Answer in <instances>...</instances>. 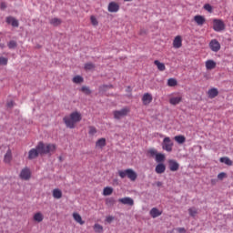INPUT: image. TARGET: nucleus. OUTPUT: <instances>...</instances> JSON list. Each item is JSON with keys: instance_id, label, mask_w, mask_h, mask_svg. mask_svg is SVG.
Instances as JSON below:
<instances>
[{"instance_id": "obj_1", "label": "nucleus", "mask_w": 233, "mask_h": 233, "mask_svg": "<svg viewBox=\"0 0 233 233\" xmlns=\"http://www.w3.org/2000/svg\"><path fill=\"white\" fill-rule=\"evenodd\" d=\"M83 119L79 111L72 112L68 116H65L63 121L67 128H76V124Z\"/></svg>"}, {"instance_id": "obj_2", "label": "nucleus", "mask_w": 233, "mask_h": 233, "mask_svg": "<svg viewBox=\"0 0 233 233\" xmlns=\"http://www.w3.org/2000/svg\"><path fill=\"white\" fill-rule=\"evenodd\" d=\"M56 148H57L56 144H45L43 142L37 144V149L40 151V156L45 154H54Z\"/></svg>"}, {"instance_id": "obj_3", "label": "nucleus", "mask_w": 233, "mask_h": 233, "mask_svg": "<svg viewBox=\"0 0 233 233\" xmlns=\"http://www.w3.org/2000/svg\"><path fill=\"white\" fill-rule=\"evenodd\" d=\"M118 176L121 177V179H125V177H128L130 181H136L137 179V173L134 171L132 168H128L126 170H119Z\"/></svg>"}, {"instance_id": "obj_4", "label": "nucleus", "mask_w": 233, "mask_h": 233, "mask_svg": "<svg viewBox=\"0 0 233 233\" xmlns=\"http://www.w3.org/2000/svg\"><path fill=\"white\" fill-rule=\"evenodd\" d=\"M130 114V107L126 106L120 110L113 111V116L115 119H123V117H127Z\"/></svg>"}, {"instance_id": "obj_5", "label": "nucleus", "mask_w": 233, "mask_h": 233, "mask_svg": "<svg viewBox=\"0 0 233 233\" xmlns=\"http://www.w3.org/2000/svg\"><path fill=\"white\" fill-rule=\"evenodd\" d=\"M213 30L215 32H223L225 30V22L221 19H213Z\"/></svg>"}, {"instance_id": "obj_6", "label": "nucleus", "mask_w": 233, "mask_h": 233, "mask_svg": "<svg viewBox=\"0 0 233 233\" xmlns=\"http://www.w3.org/2000/svg\"><path fill=\"white\" fill-rule=\"evenodd\" d=\"M173 147H174V142H172L169 137H166L162 142L163 150H166V152H172Z\"/></svg>"}, {"instance_id": "obj_7", "label": "nucleus", "mask_w": 233, "mask_h": 233, "mask_svg": "<svg viewBox=\"0 0 233 233\" xmlns=\"http://www.w3.org/2000/svg\"><path fill=\"white\" fill-rule=\"evenodd\" d=\"M209 48L212 52H219L221 50V44L218 39H212L209 42Z\"/></svg>"}, {"instance_id": "obj_8", "label": "nucleus", "mask_w": 233, "mask_h": 233, "mask_svg": "<svg viewBox=\"0 0 233 233\" xmlns=\"http://www.w3.org/2000/svg\"><path fill=\"white\" fill-rule=\"evenodd\" d=\"M20 177L24 179V181H28L30 177H32V172L30 171V168L25 167L20 172Z\"/></svg>"}, {"instance_id": "obj_9", "label": "nucleus", "mask_w": 233, "mask_h": 233, "mask_svg": "<svg viewBox=\"0 0 233 233\" xmlns=\"http://www.w3.org/2000/svg\"><path fill=\"white\" fill-rule=\"evenodd\" d=\"M154 97L152 96V94L150 93H145L142 96V103L145 106H148L150 103H152Z\"/></svg>"}, {"instance_id": "obj_10", "label": "nucleus", "mask_w": 233, "mask_h": 233, "mask_svg": "<svg viewBox=\"0 0 233 233\" xmlns=\"http://www.w3.org/2000/svg\"><path fill=\"white\" fill-rule=\"evenodd\" d=\"M107 10L111 14H116V13L119 12V4H117L116 2H110L108 4Z\"/></svg>"}, {"instance_id": "obj_11", "label": "nucleus", "mask_w": 233, "mask_h": 233, "mask_svg": "<svg viewBox=\"0 0 233 233\" xmlns=\"http://www.w3.org/2000/svg\"><path fill=\"white\" fill-rule=\"evenodd\" d=\"M169 170L171 172H177L179 170V163L174 159L168 160Z\"/></svg>"}, {"instance_id": "obj_12", "label": "nucleus", "mask_w": 233, "mask_h": 233, "mask_svg": "<svg viewBox=\"0 0 233 233\" xmlns=\"http://www.w3.org/2000/svg\"><path fill=\"white\" fill-rule=\"evenodd\" d=\"M39 155H41V151L37 149V146L35 148H32L28 152V159H35V157H38Z\"/></svg>"}, {"instance_id": "obj_13", "label": "nucleus", "mask_w": 233, "mask_h": 233, "mask_svg": "<svg viewBox=\"0 0 233 233\" xmlns=\"http://www.w3.org/2000/svg\"><path fill=\"white\" fill-rule=\"evenodd\" d=\"M118 201L119 203H122V205H128L129 207H134V199L129 197L119 198Z\"/></svg>"}, {"instance_id": "obj_14", "label": "nucleus", "mask_w": 233, "mask_h": 233, "mask_svg": "<svg viewBox=\"0 0 233 233\" xmlns=\"http://www.w3.org/2000/svg\"><path fill=\"white\" fill-rule=\"evenodd\" d=\"M194 21L195 23H197L198 26H203V25H205L207 20L205 19V16L197 15L194 16Z\"/></svg>"}, {"instance_id": "obj_15", "label": "nucleus", "mask_w": 233, "mask_h": 233, "mask_svg": "<svg viewBox=\"0 0 233 233\" xmlns=\"http://www.w3.org/2000/svg\"><path fill=\"white\" fill-rule=\"evenodd\" d=\"M173 46L175 48H181L183 46V39L181 38V35H177L173 40Z\"/></svg>"}, {"instance_id": "obj_16", "label": "nucleus", "mask_w": 233, "mask_h": 233, "mask_svg": "<svg viewBox=\"0 0 233 233\" xmlns=\"http://www.w3.org/2000/svg\"><path fill=\"white\" fill-rule=\"evenodd\" d=\"M208 96L209 99H214L215 97H218V96H219V91L218 90V88L212 87L208 89Z\"/></svg>"}, {"instance_id": "obj_17", "label": "nucleus", "mask_w": 233, "mask_h": 233, "mask_svg": "<svg viewBox=\"0 0 233 233\" xmlns=\"http://www.w3.org/2000/svg\"><path fill=\"white\" fill-rule=\"evenodd\" d=\"M165 170H167V166L163 163H159L155 167V172L157 174H165Z\"/></svg>"}, {"instance_id": "obj_18", "label": "nucleus", "mask_w": 233, "mask_h": 233, "mask_svg": "<svg viewBox=\"0 0 233 233\" xmlns=\"http://www.w3.org/2000/svg\"><path fill=\"white\" fill-rule=\"evenodd\" d=\"M151 218H159V216H161V214H163V211H160L159 209H157V208H153L150 212H149Z\"/></svg>"}, {"instance_id": "obj_19", "label": "nucleus", "mask_w": 233, "mask_h": 233, "mask_svg": "<svg viewBox=\"0 0 233 233\" xmlns=\"http://www.w3.org/2000/svg\"><path fill=\"white\" fill-rule=\"evenodd\" d=\"M6 24L12 25V26H15V27L19 26V21H17V19L14 18L12 16H8L6 18Z\"/></svg>"}, {"instance_id": "obj_20", "label": "nucleus", "mask_w": 233, "mask_h": 233, "mask_svg": "<svg viewBox=\"0 0 233 233\" xmlns=\"http://www.w3.org/2000/svg\"><path fill=\"white\" fill-rule=\"evenodd\" d=\"M104 147H106V138H99L96 142V148H103Z\"/></svg>"}, {"instance_id": "obj_21", "label": "nucleus", "mask_w": 233, "mask_h": 233, "mask_svg": "<svg viewBox=\"0 0 233 233\" xmlns=\"http://www.w3.org/2000/svg\"><path fill=\"white\" fill-rule=\"evenodd\" d=\"M73 219H75V221L79 225H83L85 223V221L83 220V218H81V215H79V213L77 212L73 213Z\"/></svg>"}, {"instance_id": "obj_22", "label": "nucleus", "mask_w": 233, "mask_h": 233, "mask_svg": "<svg viewBox=\"0 0 233 233\" xmlns=\"http://www.w3.org/2000/svg\"><path fill=\"white\" fill-rule=\"evenodd\" d=\"M53 198H55V199H61L63 198V191L59 188H55L53 190Z\"/></svg>"}, {"instance_id": "obj_23", "label": "nucleus", "mask_w": 233, "mask_h": 233, "mask_svg": "<svg viewBox=\"0 0 233 233\" xmlns=\"http://www.w3.org/2000/svg\"><path fill=\"white\" fill-rule=\"evenodd\" d=\"M34 221H36V223H41L45 219V216H43V213L36 212L33 217Z\"/></svg>"}, {"instance_id": "obj_24", "label": "nucleus", "mask_w": 233, "mask_h": 233, "mask_svg": "<svg viewBox=\"0 0 233 233\" xmlns=\"http://www.w3.org/2000/svg\"><path fill=\"white\" fill-rule=\"evenodd\" d=\"M181 101H183V97H181V96H173V97H171V98L169 99L170 105H174V106L179 105V103H180Z\"/></svg>"}, {"instance_id": "obj_25", "label": "nucleus", "mask_w": 233, "mask_h": 233, "mask_svg": "<svg viewBox=\"0 0 233 233\" xmlns=\"http://www.w3.org/2000/svg\"><path fill=\"white\" fill-rule=\"evenodd\" d=\"M206 68L207 70H214L216 68V62L214 60H207Z\"/></svg>"}, {"instance_id": "obj_26", "label": "nucleus", "mask_w": 233, "mask_h": 233, "mask_svg": "<svg viewBox=\"0 0 233 233\" xmlns=\"http://www.w3.org/2000/svg\"><path fill=\"white\" fill-rule=\"evenodd\" d=\"M154 65H156V66L157 67V69L160 72H165V70H167V67L165 66V64L159 62V60H155Z\"/></svg>"}, {"instance_id": "obj_27", "label": "nucleus", "mask_w": 233, "mask_h": 233, "mask_svg": "<svg viewBox=\"0 0 233 233\" xmlns=\"http://www.w3.org/2000/svg\"><path fill=\"white\" fill-rule=\"evenodd\" d=\"M174 139L177 143H178V145H183V143L187 141V137H185L183 135L176 136Z\"/></svg>"}, {"instance_id": "obj_28", "label": "nucleus", "mask_w": 233, "mask_h": 233, "mask_svg": "<svg viewBox=\"0 0 233 233\" xmlns=\"http://www.w3.org/2000/svg\"><path fill=\"white\" fill-rule=\"evenodd\" d=\"M220 163H224L225 165H228V167H232L233 162L228 158V157H222L219 159Z\"/></svg>"}, {"instance_id": "obj_29", "label": "nucleus", "mask_w": 233, "mask_h": 233, "mask_svg": "<svg viewBox=\"0 0 233 233\" xmlns=\"http://www.w3.org/2000/svg\"><path fill=\"white\" fill-rule=\"evenodd\" d=\"M165 159H166L165 154H162V153H158L157 154V157H155V161L158 164L165 162Z\"/></svg>"}, {"instance_id": "obj_30", "label": "nucleus", "mask_w": 233, "mask_h": 233, "mask_svg": "<svg viewBox=\"0 0 233 233\" xmlns=\"http://www.w3.org/2000/svg\"><path fill=\"white\" fill-rule=\"evenodd\" d=\"M4 161L5 163H10V161H12V150H7V152L5 155Z\"/></svg>"}, {"instance_id": "obj_31", "label": "nucleus", "mask_w": 233, "mask_h": 233, "mask_svg": "<svg viewBox=\"0 0 233 233\" xmlns=\"http://www.w3.org/2000/svg\"><path fill=\"white\" fill-rule=\"evenodd\" d=\"M113 192H114V188L110 187H104V190H103V196H112Z\"/></svg>"}, {"instance_id": "obj_32", "label": "nucleus", "mask_w": 233, "mask_h": 233, "mask_svg": "<svg viewBox=\"0 0 233 233\" xmlns=\"http://www.w3.org/2000/svg\"><path fill=\"white\" fill-rule=\"evenodd\" d=\"M50 25H52L53 26H59V25H61V19H59V18H52L50 20Z\"/></svg>"}, {"instance_id": "obj_33", "label": "nucleus", "mask_w": 233, "mask_h": 233, "mask_svg": "<svg viewBox=\"0 0 233 233\" xmlns=\"http://www.w3.org/2000/svg\"><path fill=\"white\" fill-rule=\"evenodd\" d=\"M81 92H83L84 94H86V96H90L92 94V91L90 90V87L86 86H83L81 87Z\"/></svg>"}, {"instance_id": "obj_34", "label": "nucleus", "mask_w": 233, "mask_h": 233, "mask_svg": "<svg viewBox=\"0 0 233 233\" xmlns=\"http://www.w3.org/2000/svg\"><path fill=\"white\" fill-rule=\"evenodd\" d=\"M84 79H83V76H76L74 78H73V83H76V85H79L81 83H83Z\"/></svg>"}, {"instance_id": "obj_35", "label": "nucleus", "mask_w": 233, "mask_h": 233, "mask_svg": "<svg viewBox=\"0 0 233 233\" xmlns=\"http://www.w3.org/2000/svg\"><path fill=\"white\" fill-rule=\"evenodd\" d=\"M177 86V80L176 78H169L167 80V86Z\"/></svg>"}, {"instance_id": "obj_36", "label": "nucleus", "mask_w": 233, "mask_h": 233, "mask_svg": "<svg viewBox=\"0 0 233 233\" xmlns=\"http://www.w3.org/2000/svg\"><path fill=\"white\" fill-rule=\"evenodd\" d=\"M88 128H89V131H88L89 136H96V134H97V128H96V127L90 126Z\"/></svg>"}, {"instance_id": "obj_37", "label": "nucleus", "mask_w": 233, "mask_h": 233, "mask_svg": "<svg viewBox=\"0 0 233 233\" xmlns=\"http://www.w3.org/2000/svg\"><path fill=\"white\" fill-rule=\"evenodd\" d=\"M7 46L10 50H14V48L17 47V42L11 40L8 44Z\"/></svg>"}, {"instance_id": "obj_38", "label": "nucleus", "mask_w": 233, "mask_h": 233, "mask_svg": "<svg viewBox=\"0 0 233 233\" xmlns=\"http://www.w3.org/2000/svg\"><path fill=\"white\" fill-rule=\"evenodd\" d=\"M8 65V58L0 56V66H6Z\"/></svg>"}, {"instance_id": "obj_39", "label": "nucleus", "mask_w": 233, "mask_h": 233, "mask_svg": "<svg viewBox=\"0 0 233 233\" xmlns=\"http://www.w3.org/2000/svg\"><path fill=\"white\" fill-rule=\"evenodd\" d=\"M93 228H94L95 232H96V233L103 232V226H101L100 224H95Z\"/></svg>"}, {"instance_id": "obj_40", "label": "nucleus", "mask_w": 233, "mask_h": 233, "mask_svg": "<svg viewBox=\"0 0 233 233\" xmlns=\"http://www.w3.org/2000/svg\"><path fill=\"white\" fill-rule=\"evenodd\" d=\"M147 154H149V156L151 157H156L157 156V149H156V148H151V149H149L148 151H147Z\"/></svg>"}, {"instance_id": "obj_41", "label": "nucleus", "mask_w": 233, "mask_h": 233, "mask_svg": "<svg viewBox=\"0 0 233 233\" xmlns=\"http://www.w3.org/2000/svg\"><path fill=\"white\" fill-rule=\"evenodd\" d=\"M90 21L93 26H97V25H99V22L97 21V18H96L95 15L90 16Z\"/></svg>"}, {"instance_id": "obj_42", "label": "nucleus", "mask_w": 233, "mask_h": 233, "mask_svg": "<svg viewBox=\"0 0 233 233\" xmlns=\"http://www.w3.org/2000/svg\"><path fill=\"white\" fill-rule=\"evenodd\" d=\"M114 203H116V200H114L112 198L106 199V205L107 207H114Z\"/></svg>"}, {"instance_id": "obj_43", "label": "nucleus", "mask_w": 233, "mask_h": 233, "mask_svg": "<svg viewBox=\"0 0 233 233\" xmlns=\"http://www.w3.org/2000/svg\"><path fill=\"white\" fill-rule=\"evenodd\" d=\"M188 212L192 218H195V216L198 214V209H196V208H190Z\"/></svg>"}, {"instance_id": "obj_44", "label": "nucleus", "mask_w": 233, "mask_h": 233, "mask_svg": "<svg viewBox=\"0 0 233 233\" xmlns=\"http://www.w3.org/2000/svg\"><path fill=\"white\" fill-rule=\"evenodd\" d=\"M96 68V66L92 63H87L85 65V70H94Z\"/></svg>"}, {"instance_id": "obj_45", "label": "nucleus", "mask_w": 233, "mask_h": 233, "mask_svg": "<svg viewBox=\"0 0 233 233\" xmlns=\"http://www.w3.org/2000/svg\"><path fill=\"white\" fill-rule=\"evenodd\" d=\"M107 88H113L112 85H104L99 87L100 92H105V90H107Z\"/></svg>"}, {"instance_id": "obj_46", "label": "nucleus", "mask_w": 233, "mask_h": 233, "mask_svg": "<svg viewBox=\"0 0 233 233\" xmlns=\"http://www.w3.org/2000/svg\"><path fill=\"white\" fill-rule=\"evenodd\" d=\"M204 8L207 10V12H209L210 14H212V5H210L209 4H206L204 5Z\"/></svg>"}, {"instance_id": "obj_47", "label": "nucleus", "mask_w": 233, "mask_h": 233, "mask_svg": "<svg viewBox=\"0 0 233 233\" xmlns=\"http://www.w3.org/2000/svg\"><path fill=\"white\" fill-rule=\"evenodd\" d=\"M225 177H227V173H225V172L219 173L218 175V179L222 180V179H225Z\"/></svg>"}, {"instance_id": "obj_48", "label": "nucleus", "mask_w": 233, "mask_h": 233, "mask_svg": "<svg viewBox=\"0 0 233 233\" xmlns=\"http://www.w3.org/2000/svg\"><path fill=\"white\" fill-rule=\"evenodd\" d=\"M113 220H114V217H112V216H107V217L106 218V223H112Z\"/></svg>"}, {"instance_id": "obj_49", "label": "nucleus", "mask_w": 233, "mask_h": 233, "mask_svg": "<svg viewBox=\"0 0 233 233\" xmlns=\"http://www.w3.org/2000/svg\"><path fill=\"white\" fill-rule=\"evenodd\" d=\"M5 8H6V3L2 2V3H1V9H2V10H5Z\"/></svg>"}, {"instance_id": "obj_50", "label": "nucleus", "mask_w": 233, "mask_h": 233, "mask_svg": "<svg viewBox=\"0 0 233 233\" xmlns=\"http://www.w3.org/2000/svg\"><path fill=\"white\" fill-rule=\"evenodd\" d=\"M7 106H8L9 108H12V106H14V101L8 102V103H7Z\"/></svg>"}, {"instance_id": "obj_51", "label": "nucleus", "mask_w": 233, "mask_h": 233, "mask_svg": "<svg viewBox=\"0 0 233 233\" xmlns=\"http://www.w3.org/2000/svg\"><path fill=\"white\" fill-rule=\"evenodd\" d=\"M125 2H127V3H128V2H130V1H132V0H124Z\"/></svg>"}]
</instances>
